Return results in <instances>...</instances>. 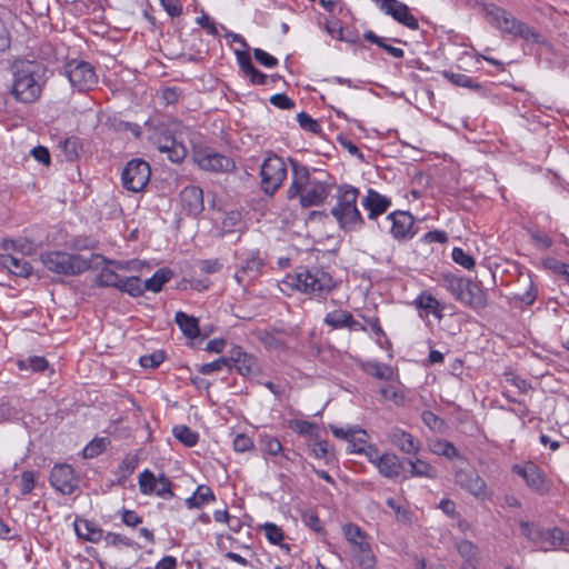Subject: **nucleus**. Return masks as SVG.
<instances>
[{
  "label": "nucleus",
  "mask_w": 569,
  "mask_h": 569,
  "mask_svg": "<svg viewBox=\"0 0 569 569\" xmlns=\"http://www.w3.org/2000/svg\"><path fill=\"white\" fill-rule=\"evenodd\" d=\"M119 290L128 293L129 296H131L133 298L141 297L146 292L144 286L141 282V279L136 276L127 277V278L122 277Z\"/></svg>",
  "instance_id": "42"
},
{
  "label": "nucleus",
  "mask_w": 569,
  "mask_h": 569,
  "mask_svg": "<svg viewBox=\"0 0 569 569\" xmlns=\"http://www.w3.org/2000/svg\"><path fill=\"white\" fill-rule=\"evenodd\" d=\"M40 260L46 269L62 276H78L89 270L93 264L104 262L101 254L91 253L89 258L68 251H49L41 253Z\"/></svg>",
  "instance_id": "6"
},
{
  "label": "nucleus",
  "mask_w": 569,
  "mask_h": 569,
  "mask_svg": "<svg viewBox=\"0 0 569 569\" xmlns=\"http://www.w3.org/2000/svg\"><path fill=\"white\" fill-rule=\"evenodd\" d=\"M440 281L457 301L461 302L463 300L466 287L469 286V278L452 272H445L441 273Z\"/></svg>",
  "instance_id": "25"
},
{
  "label": "nucleus",
  "mask_w": 569,
  "mask_h": 569,
  "mask_svg": "<svg viewBox=\"0 0 569 569\" xmlns=\"http://www.w3.org/2000/svg\"><path fill=\"white\" fill-rule=\"evenodd\" d=\"M74 530L79 538L93 543H98L104 536L100 527L87 519H76Z\"/></svg>",
  "instance_id": "26"
},
{
  "label": "nucleus",
  "mask_w": 569,
  "mask_h": 569,
  "mask_svg": "<svg viewBox=\"0 0 569 569\" xmlns=\"http://www.w3.org/2000/svg\"><path fill=\"white\" fill-rule=\"evenodd\" d=\"M282 283L318 299H326L336 288L332 276L319 267H300L293 273L287 274Z\"/></svg>",
  "instance_id": "4"
},
{
  "label": "nucleus",
  "mask_w": 569,
  "mask_h": 569,
  "mask_svg": "<svg viewBox=\"0 0 569 569\" xmlns=\"http://www.w3.org/2000/svg\"><path fill=\"white\" fill-rule=\"evenodd\" d=\"M430 450L438 456L446 457L450 460L459 456L457 448L451 441L436 440L431 443Z\"/></svg>",
  "instance_id": "47"
},
{
  "label": "nucleus",
  "mask_w": 569,
  "mask_h": 569,
  "mask_svg": "<svg viewBox=\"0 0 569 569\" xmlns=\"http://www.w3.org/2000/svg\"><path fill=\"white\" fill-rule=\"evenodd\" d=\"M415 305L417 308L426 311L427 315L431 313L438 320H441L443 317L445 306L428 291H422L416 298Z\"/></svg>",
  "instance_id": "28"
},
{
  "label": "nucleus",
  "mask_w": 569,
  "mask_h": 569,
  "mask_svg": "<svg viewBox=\"0 0 569 569\" xmlns=\"http://www.w3.org/2000/svg\"><path fill=\"white\" fill-rule=\"evenodd\" d=\"M151 177V168L143 159L130 160L122 170L121 181L124 189L131 192L142 191Z\"/></svg>",
  "instance_id": "13"
},
{
  "label": "nucleus",
  "mask_w": 569,
  "mask_h": 569,
  "mask_svg": "<svg viewBox=\"0 0 569 569\" xmlns=\"http://www.w3.org/2000/svg\"><path fill=\"white\" fill-rule=\"evenodd\" d=\"M545 266L548 269H550L553 273L561 276L563 279L569 281V263H565L553 258H549L545 261Z\"/></svg>",
  "instance_id": "63"
},
{
  "label": "nucleus",
  "mask_w": 569,
  "mask_h": 569,
  "mask_svg": "<svg viewBox=\"0 0 569 569\" xmlns=\"http://www.w3.org/2000/svg\"><path fill=\"white\" fill-rule=\"evenodd\" d=\"M461 303L477 311L488 306L487 292L482 288L481 281L476 282L469 279V286L466 287Z\"/></svg>",
  "instance_id": "23"
},
{
  "label": "nucleus",
  "mask_w": 569,
  "mask_h": 569,
  "mask_svg": "<svg viewBox=\"0 0 569 569\" xmlns=\"http://www.w3.org/2000/svg\"><path fill=\"white\" fill-rule=\"evenodd\" d=\"M1 264L18 277H28L32 272V266L23 257L2 256Z\"/></svg>",
  "instance_id": "29"
},
{
  "label": "nucleus",
  "mask_w": 569,
  "mask_h": 569,
  "mask_svg": "<svg viewBox=\"0 0 569 569\" xmlns=\"http://www.w3.org/2000/svg\"><path fill=\"white\" fill-rule=\"evenodd\" d=\"M309 449L317 459H323L327 463L335 459L327 440H319L317 437L310 440Z\"/></svg>",
  "instance_id": "44"
},
{
  "label": "nucleus",
  "mask_w": 569,
  "mask_h": 569,
  "mask_svg": "<svg viewBox=\"0 0 569 569\" xmlns=\"http://www.w3.org/2000/svg\"><path fill=\"white\" fill-rule=\"evenodd\" d=\"M503 376L506 381L515 386L520 393H527L532 388L531 383L527 379H523L513 372L507 371Z\"/></svg>",
  "instance_id": "62"
},
{
  "label": "nucleus",
  "mask_w": 569,
  "mask_h": 569,
  "mask_svg": "<svg viewBox=\"0 0 569 569\" xmlns=\"http://www.w3.org/2000/svg\"><path fill=\"white\" fill-rule=\"evenodd\" d=\"M362 207L368 211L369 220H377L379 216L387 212L391 206V199L380 194L373 189H368L367 196L361 201Z\"/></svg>",
  "instance_id": "21"
},
{
  "label": "nucleus",
  "mask_w": 569,
  "mask_h": 569,
  "mask_svg": "<svg viewBox=\"0 0 569 569\" xmlns=\"http://www.w3.org/2000/svg\"><path fill=\"white\" fill-rule=\"evenodd\" d=\"M451 258L457 264L467 270H471L476 266L475 258L462 248L455 247L451 252Z\"/></svg>",
  "instance_id": "54"
},
{
  "label": "nucleus",
  "mask_w": 569,
  "mask_h": 569,
  "mask_svg": "<svg viewBox=\"0 0 569 569\" xmlns=\"http://www.w3.org/2000/svg\"><path fill=\"white\" fill-rule=\"evenodd\" d=\"M37 473L31 470H26L21 473L20 479V493L22 496L29 495L36 487Z\"/></svg>",
  "instance_id": "58"
},
{
  "label": "nucleus",
  "mask_w": 569,
  "mask_h": 569,
  "mask_svg": "<svg viewBox=\"0 0 569 569\" xmlns=\"http://www.w3.org/2000/svg\"><path fill=\"white\" fill-rule=\"evenodd\" d=\"M343 535L346 539L352 543L357 549L367 545V533L355 523H348L343 527Z\"/></svg>",
  "instance_id": "43"
},
{
  "label": "nucleus",
  "mask_w": 569,
  "mask_h": 569,
  "mask_svg": "<svg viewBox=\"0 0 569 569\" xmlns=\"http://www.w3.org/2000/svg\"><path fill=\"white\" fill-rule=\"evenodd\" d=\"M482 12L487 21L503 33L513 36L515 38L523 39L528 42L545 44L546 38L533 30L527 23L518 20L506 9L498 7L493 3H485Z\"/></svg>",
  "instance_id": "5"
},
{
  "label": "nucleus",
  "mask_w": 569,
  "mask_h": 569,
  "mask_svg": "<svg viewBox=\"0 0 569 569\" xmlns=\"http://www.w3.org/2000/svg\"><path fill=\"white\" fill-rule=\"evenodd\" d=\"M350 311L338 309L331 312H328L323 319V322L331 327L335 330L338 329H347L350 318Z\"/></svg>",
  "instance_id": "37"
},
{
  "label": "nucleus",
  "mask_w": 569,
  "mask_h": 569,
  "mask_svg": "<svg viewBox=\"0 0 569 569\" xmlns=\"http://www.w3.org/2000/svg\"><path fill=\"white\" fill-rule=\"evenodd\" d=\"M146 126L150 130H154L160 136L159 151L168 153V158L174 162L180 163L187 156V149L182 143H178L174 137L167 130L162 123L156 119L146 121Z\"/></svg>",
  "instance_id": "14"
},
{
  "label": "nucleus",
  "mask_w": 569,
  "mask_h": 569,
  "mask_svg": "<svg viewBox=\"0 0 569 569\" xmlns=\"http://www.w3.org/2000/svg\"><path fill=\"white\" fill-rule=\"evenodd\" d=\"M511 472L522 478L528 488L539 496L548 495L551 491L552 481L533 461L512 465Z\"/></svg>",
  "instance_id": "11"
},
{
  "label": "nucleus",
  "mask_w": 569,
  "mask_h": 569,
  "mask_svg": "<svg viewBox=\"0 0 569 569\" xmlns=\"http://www.w3.org/2000/svg\"><path fill=\"white\" fill-rule=\"evenodd\" d=\"M121 280L122 277L113 269L103 267L96 279V283L98 287H113L119 289Z\"/></svg>",
  "instance_id": "45"
},
{
  "label": "nucleus",
  "mask_w": 569,
  "mask_h": 569,
  "mask_svg": "<svg viewBox=\"0 0 569 569\" xmlns=\"http://www.w3.org/2000/svg\"><path fill=\"white\" fill-rule=\"evenodd\" d=\"M39 61L54 63L59 61L57 48L51 42H42L39 47Z\"/></svg>",
  "instance_id": "56"
},
{
  "label": "nucleus",
  "mask_w": 569,
  "mask_h": 569,
  "mask_svg": "<svg viewBox=\"0 0 569 569\" xmlns=\"http://www.w3.org/2000/svg\"><path fill=\"white\" fill-rule=\"evenodd\" d=\"M359 194L358 188L347 183L338 184L332 193L336 202L330 214L345 232L358 231L365 226V219L357 206Z\"/></svg>",
  "instance_id": "3"
},
{
  "label": "nucleus",
  "mask_w": 569,
  "mask_h": 569,
  "mask_svg": "<svg viewBox=\"0 0 569 569\" xmlns=\"http://www.w3.org/2000/svg\"><path fill=\"white\" fill-rule=\"evenodd\" d=\"M292 169V180L287 190L288 199L299 198L302 208L318 207L336 190L337 181L325 170L312 171L299 161L289 158Z\"/></svg>",
  "instance_id": "1"
},
{
  "label": "nucleus",
  "mask_w": 569,
  "mask_h": 569,
  "mask_svg": "<svg viewBox=\"0 0 569 569\" xmlns=\"http://www.w3.org/2000/svg\"><path fill=\"white\" fill-rule=\"evenodd\" d=\"M166 359L164 352L161 350L154 351L150 355H143L139 359V363L143 368L156 369L158 368Z\"/></svg>",
  "instance_id": "57"
},
{
  "label": "nucleus",
  "mask_w": 569,
  "mask_h": 569,
  "mask_svg": "<svg viewBox=\"0 0 569 569\" xmlns=\"http://www.w3.org/2000/svg\"><path fill=\"white\" fill-rule=\"evenodd\" d=\"M109 441L107 438H94L82 450V456L86 459H92L101 455L106 449Z\"/></svg>",
  "instance_id": "52"
},
{
  "label": "nucleus",
  "mask_w": 569,
  "mask_h": 569,
  "mask_svg": "<svg viewBox=\"0 0 569 569\" xmlns=\"http://www.w3.org/2000/svg\"><path fill=\"white\" fill-rule=\"evenodd\" d=\"M301 520L309 529L317 533H325V529L316 511L311 509L303 510L301 513Z\"/></svg>",
  "instance_id": "55"
},
{
  "label": "nucleus",
  "mask_w": 569,
  "mask_h": 569,
  "mask_svg": "<svg viewBox=\"0 0 569 569\" xmlns=\"http://www.w3.org/2000/svg\"><path fill=\"white\" fill-rule=\"evenodd\" d=\"M261 189L266 194L272 196L287 178V166L283 159L269 152L260 168Z\"/></svg>",
  "instance_id": "8"
},
{
  "label": "nucleus",
  "mask_w": 569,
  "mask_h": 569,
  "mask_svg": "<svg viewBox=\"0 0 569 569\" xmlns=\"http://www.w3.org/2000/svg\"><path fill=\"white\" fill-rule=\"evenodd\" d=\"M197 371L202 375H211L216 371H220L227 368L231 372V366L229 365V357H221L208 363L197 365Z\"/></svg>",
  "instance_id": "50"
},
{
  "label": "nucleus",
  "mask_w": 569,
  "mask_h": 569,
  "mask_svg": "<svg viewBox=\"0 0 569 569\" xmlns=\"http://www.w3.org/2000/svg\"><path fill=\"white\" fill-rule=\"evenodd\" d=\"M297 121L299 126L311 133H319L321 131V126L317 120L312 119L307 112L301 111L297 114Z\"/></svg>",
  "instance_id": "59"
},
{
  "label": "nucleus",
  "mask_w": 569,
  "mask_h": 569,
  "mask_svg": "<svg viewBox=\"0 0 569 569\" xmlns=\"http://www.w3.org/2000/svg\"><path fill=\"white\" fill-rule=\"evenodd\" d=\"M216 500L213 490L207 485H199L193 495L186 499L189 509L200 508Z\"/></svg>",
  "instance_id": "32"
},
{
  "label": "nucleus",
  "mask_w": 569,
  "mask_h": 569,
  "mask_svg": "<svg viewBox=\"0 0 569 569\" xmlns=\"http://www.w3.org/2000/svg\"><path fill=\"white\" fill-rule=\"evenodd\" d=\"M362 369L368 375L379 379V380H391L392 379V368L388 365H383L377 361H368L363 363Z\"/></svg>",
  "instance_id": "38"
},
{
  "label": "nucleus",
  "mask_w": 569,
  "mask_h": 569,
  "mask_svg": "<svg viewBox=\"0 0 569 569\" xmlns=\"http://www.w3.org/2000/svg\"><path fill=\"white\" fill-rule=\"evenodd\" d=\"M172 433L186 447H194L199 441V433L186 425L173 427Z\"/></svg>",
  "instance_id": "40"
},
{
  "label": "nucleus",
  "mask_w": 569,
  "mask_h": 569,
  "mask_svg": "<svg viewBox=\"0 0 569 569\" xmlns=\"http://www.w3.org/2000/svg\"><path fill=\"white\" fill-rule=\"evenodd\" d=\"M519 527L526 539L542 550L560 546L565 539L563 530L558 527L543 529L535 522L525 520L519 521Z\"/></svg>",
  "instance_id": "9"
},
{
  "label": "nucleus",
  "mask_w": 569,
  "mask_h": 569,
  "mask_svg": "<svg viewBox=\"0 0 569 569\" xmlns=\"http://www.w3.org/2000/svg\"><path fill=\"white\" fill-rule=\"evenodd\" d=\"M139 459L136 455L128 453L124 456V458L121 460V462L118 466V473L120 475L117 483L123 485L128 477L133 473L136 468L138 467Z\"/></svg>",
  "instance_id": "39"
},
{
  "label": "nucleus",
  "mask_w": 569,
  "mask_h": 569,
  "mask_svg": "<svg viewBox=\"0 0 569 569\" xmlns=\"http://www.w3.org/2000/svg\"><path fill=\"white\" fill-rule=\"evenodd\" d=\"M264 267V260L261 258L259 251L251 252L234 273V280L243 288L248 287L250 282L261 276Z\"/></svg>",
  "instance_id": "18"
},
{
  "label": "nucleus",
  "mask_w": 569,
  "mask_h": 569,
  "mask_svg": "<svg viewBox=\"0 0 569 569\" xmlns=\"http://www.w3.org/2000/svg\"><path fill=\"white\" fill-rule=\"evenodd\" d=\"M60 72L69 80L70 86L79 92L94 89L99 81L96 68L82 59L66 60Z\"/></svg>",
  "instance_id": "7"
},
{
  "label": "nucleus",
  "mask_w": 569,
  "mask_h": 569,
  "mask_svg": "<svg viewBox=\"0 0 569 569\" xmlns=\"http://www.w3.org/2000/svg\"><path fill=\"white\" fill-rule=\"evenodd\" d=\"M260 529L264 532L266 538L270 543L278 546L281 541H283L284 532L276 523L266 522L260 526Z\"/></svg>",
  "instance_id": "53"
},
{
  "label": "nucleus",
  "mask_w": 569,
  "mask_h": 569,
  "mask_svg": "<svg viewBox=\"0 0 569 569\" xmlns=\"http://www.w3.org/2000/svg\"><path fill=\"white\" fill-rule=\"evenodd\" d=\"M368 433L363 429H353L349 436V451L351 453H360L367 447Z\"/></svg>",
  "instance_id": "46"
},
{
  "label": "nucleus",
  "mask_w": 569,
  "mask_h": 569,
  "mask_svg": "<svg viewBox=\"0 0 569 569\" xmlns=\"http://www.w3.org/2000/svg\"><path fill=\"white\" fill-rule=\"evenodd\" d=\"M410 476L411 477H426L435 479L437 477V470L427 461L421 459H409Z\"/></svg>",
  "instance_id": "41"
},
{
  "label": "nucleus",
  "mask_w": 569,
  "mask_h": 569,
  "mask_svg": "<svg viewBox=\"0 0 569 569\" xmlns=\"http://www.w3.org/2000/svg\"><path fill=\"white\" fill-rule=\"evenodd\" d=\"M455 482L477 498H485L487 496L486 481L471 466L458 468L455 472Z\"/></svg>",
  "instance_id": "16"
},
{
  "label": "nucleus",
  "mask_w": 569,
  "mask_h": 569,
  "mask_svg": "<svg viewBox=\"0 0 569 569\" xmlns=\"http://www.w3.org/2000/svg\"><path fill=\"white\" fill-rule=\"evenodd\" d=\"M118 515L121 517L122 523L130 528H137L143 522V518L134 510L122 508L118 511Z\"/></svg>",
  "instance_id": "60"
},
{
  "label": "nucleus",
  "mask_w": 569,
  "mask_h": 569,
  "mask_svg": "<svg viewBox=\"0 0 569 569\" xmlns=\"http://www.w3.org/2000/svg\"><path fill=\"white\" fill-rule=\"evenodd\" d=\"M380 230L387 231L398 241L412 239L417 231L415 230V217L408 211L397 210L385 218L383 226L378 224Z\"/></svg>",
  "instance_id": "12"
},
{
  "label": "nucleus",
  "mask_w": 569,
  "mask_h": 569,
  "mask_svg": "<svg viewBox=\"0 0 569 569\" xmlns=\"http://www.w3.org/2000/svg\"><path fill=\"white\" fill-rule=\"evenodd\" d=\"M11 70L10 93L14 100L26 104L37 102L49 79L47 64L39 60L17 59Z\"/></svg>",
  "instance_id": "2"
},
{
  "label": "nucleus",
  "mask_w": 569,
  "mask_h": 569,
  "mask_svg": "<svg viewBox=\"0 0 569 569\" xmlns=\"http://www.w3.org/2000/svg\"><path fill=\"white\" fill-rule=\"evenodd\" d=\"M442 77L457 87L468 88L477 92H483L485 87L472 77L465 73L443 70Z\"/></svg>",
  "instance_id": "31"
},
{
  "label": "nucleus",
  "mask_w": 569,
  "mask_h": 569,
  "mask_svg": "<svg viewBox=\"0 0 569 569\" xmlns=\"http://www.w3.org/2000/svg\"><path fill=\"white\" fill-rule=\"evenodd\" d=\"M193 161L203 171L211 173H229L236 169L231 157L219 153L210 147L193 150Z\"/></svg>",
  "instance_id": "10"
},
{
  "label": "nucleus",
  "mask_w": 569,
  "mask_h": 569,
  "mask_svg": "<svg viewBox=\"0 0 569 569\" xmlns=\"http://www.w3.org/2000/svg\"><path fill=\"white\" fill-rule=\"evenodd\" d=\"M158 478L149 469L143 470L139 476V489L142 495H152L158 486Z\"/></svg>",
  "instance_id": "49"
},
{
  "label": "nucleus",
  "mask_w": 569,
  "mask_h": 569,
  "mask_svg": "<svg viewBox=\"0 0 569 569\" xmlns=\"http://www.w3.org/2000/svg\"><path fill=\"white\" fill-rule=\"evenodd\" d=\"M49 480L51 486L62 495H72L79 488V479L68 463L54 465Z\"/></svg>",
  "instance_id": "15"
},
{
  "label": "nucleus",
  "mask_w": 569,
  "mask_h": 569,
  "mask_svg": "<svg viewBox=\"0 0 569 569\" xmlns=\"http://www.w3.org/2000/svg\"><path fill=\"white\" fill-rule=\"evenodd\" d=\"M103 540L108 546L118 547V546H124L132 549H140L141 546L138 545L134 540L131 538L123 536L121 533L116 532H107L103 536Z\"/></svg>",
  "instance_id": "48"
},
{
  "label": "nucleus",
  "mask_w": 569,
  "mask_h": 569,
  "mask_svg": "<svg viewBox=\"0 0 569 569\" xmlns=\"http://www.w3.org/2000/svg\"><path fill=\"white\" fill-rule=\"evenodd\" d=\"M380 395L385 400H390L397 406H400L405 401V395L395 386H385L380 389Z\"/></svg>",
  "instance_id": "61"
},
{
  "label": "nucleus",
  "mask_w": 569,
  "mask_h": 569,
  "mask_svg": "<svg viewBox=\"0 0 569 569\" xmlns=\"http://www.w3.org/2000/svg\"><path fill=\"white\" fill-rule=\"evenodd\" d=\"M229 353V365L231 366V370L236 368L243 377L254 373L257 370V360L252 355L244 352L240 346H234Z\"/></svg>",
  "instance_id": "20"
},
{
  "label": "nucleus",
  "mask_w": 569,
  "mask_h": 569,
  "mask_svg": "<svg viewBox=\"0 0 569 569\" xmlns=\"http://www.w3.org/2000/svg\"><path fill=\"white\" fill-rule=\"evenodd\" d=\"M390 441L403 453L416 456L421 443L411 433L400 429L393 428L389 433Z\"/></svg>",
  "instance_id": "24"
},
{
  "label": "nucleus",
  "mask_w": 569,
  "mask_h": 569,
  "mask_svg": "<svg viewBox=\"0 0 569 569\" xmlns=\"http://www.w3.org/2000/svg\"><path fill=\"white\" fill-rule=\"evenodd\" d=\"M197 266H198V268L200 269V271L202 273L213 274V273L219 272L222 269L223 264L220 261V259L214 258V259H202V260H199Z\"/></svg>",
  "instance_id": "64"
},
{
  "label": "nucleus",
  "mask_w": 569,
  "mask_h": 569,
  "mask_svg": "<svg viewBox=\"0 0 569 569\" xmlns=\"http://www.w3.org/2000/svg\"><path fill=\"white\" fill-rule=\"evenodd\" d=\"M17 366L21 371L43 372L48 369L49 362L44 357L31 356L27 359L18 360Z\"/></svg>",
  "instance_id": "36"
},
{
  "label": "nucleus",
  "mask_w": 569,
  "mask_h": 569,
  "mask_svg": "<svg viewBox=\"0 0 569 569\" xmlns=\"http://www.w3.org/2000/svg\"><path fill=\"white\" fill-rule=\"evenodd\" d=\"M239 69L244 78H248L251 84L264 86L269 81V76L257 69L248 51H236Z\"/></svg>",
  "instance_id": "22"
},
{
  "label": "nucleus",
  "mask_w": 569,
  "mask_h": 569,
  "mask_svg": "<svg viewBox=\"0 0 569 569\" xmlns=\"http://www.w3.org/2000/svg\"><path fill=\"white\" fill-rule=\"evenodd\" d=\"M67 161H76L83 151L81 139L77 136L68 137L59 142Z\"/></svg>",
  "instance_id": "35"
},
{
  "label": "nucleus",
  "mask_w": 569,
  "mask_h": 569,
  "mask_svg": "<svg viewBox=\"0 0 569 569\" xmlns=\"http://www.w3.org/2000/svg\"><path fill=\"white\" fill-rule=\"evenodd\" d=\"M356 558L360 567L365 569H372L376 566V557L370 548V545H362L360 548H356Z\"/></svg>",
  "instance_id": "51"
},
{
  "label": "nucleus",
  "mask_w": 569,
  "mask_h": 569,
  "mask_svg": "<svg viewBox=\"0 0 569 569\" xmlns=\"http://www.w3.org/2000/svg\"><path fill=\"white\" fill-rule=\"evenodd\" d=\"M380 10L410 30L419 29L417 18L410 12L409 7L399 0H381Z\"/></svg>",
  "instance_id": "17"
},
{
  "label": "nucleus",
  "mask_w": 569,
  "mask_h": 569,
  "mask_svg": "<svg viewBox=\"0 0 569 569\" xmlns=\"http://www.w3.org/2000/svg\"><path fill=\"white\" fill-rule=\"evenodd\" d=\"M258 443L260 446L261 451L270 455V456H279L281 455L283 458L290 460L291 458L283 452V447L280 440L269 433L259 435Z\"/></svg>",
  "instance_id": "34"
},
{
  "label": "nucleus",
  "mask_w": 569,
  "mask_h": 569,
  "mask_svg": "<svg viewBox=\"0 0 569 569\" xmlns=\"http://www.w3.org/2000/svg\"><path fill=\"white\" fill-rule=\"evenodd\" d=\"M174 321L182 333L189 339H196L200 335L199 320L183 311L176 312Z\"/></svg>",
  "instance_id": "30"
},
{
  "label": "nucleus",
  "mask_w": 569,
  "mask_h": 569,
  "mask_svg": "<svg viewBox=\"0 0 569 569\" xmlns=\"http://www.w3.org/2000/svg\"><path fill=\"white\" fill-rule=\"evenodd\" d=\"M182 209L190 216H197L204 209L203 191L198 186H187L180 192Z\"/></svg>",
  "instance_id": "19"
},
{
  "label": "nucleus",
  "mask_w": 569,
  "mask_h": 569,
  "mask_svg": "<svg viewBox=\"0 0 569 569\" xmlns=\"http://www.w3.org/2000/svg\"><path fill=\"white\" fill-rule=\"evenodd\" d=\"M377 468L385 478L396 479L400 476L403 465L397 455L386 452L381 455Z\"/></svg>",
  "instance_id": "27"
},
{
  "label": "nucleus",
  "mask_w": 569,
  "mask_h": 569,
  "mask_svg": "<svg viewBox=\"0 0 569 569\" xmlns=\"http://www.w3.org/2000/svg\"><path fill=\"white\" fill-rule=\"evenodd\" d=\"M173 277V271L170 268L158 269L151 278L143 282L144 291L160 292L164 283L169 282Z\"/></svg>",
  "instance_id": "33"
}]
</instances>
